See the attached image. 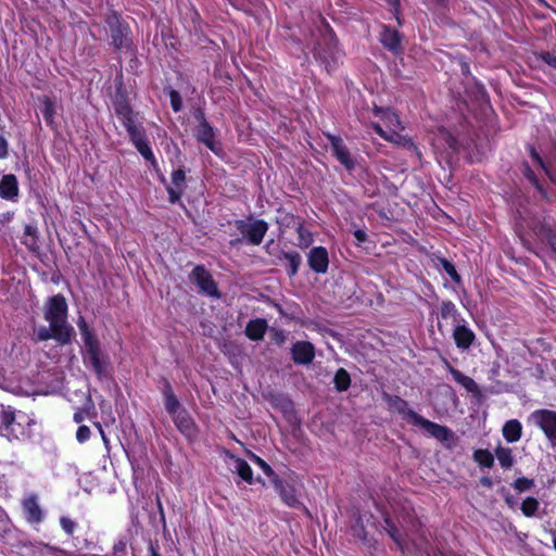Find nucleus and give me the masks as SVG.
Wrapping results in <instances>:
<instances>
[{
  "instance_id": "obj_1",
  "label": "nucleus",
  "mask_w": 556,
  "mask_h": 556,
  "mask_svg": "<svg viewBox=\"0 0 556 556\" xmlns=\"http://www.w3.org/2000/svg\"><path fill=\"white\" fill-rule=\"evenodd\" d=\"M67 304L62 294H56L49 299L46 309L45 318L49 321L52 328H58L55 340L60 344H67L72 340L74 329L66 323Z\"/></svg>"
},
{
  "instance_id": "obj_2",
  "label": "nucleus",
  "mask_w": 556,
  "mask_h": 556,
  "mask_svg": "<svg viewBox=\"0 0 556 556\" xmlns=\"http://www.w3.org/2000/svg\"><path fill=\"white\" fill-rule=\"evenodd\" d=\"M84 363L86 366H90L97 377L102 379L109 375L110 359L109 356L103 353L100 346V341H89L85 345L83 354Z\"/></svg>"
},
{
  "instance_id": "obj_3",
  "label": "nucleus",
  "mask_w": 556,
  "mask_h": 556,
  "mask_svg": "<svg viewBox=\"0 0 556 556\" xmlns=\"http://www.w3.org/2000/svg\"><path fill=\"white\" fill-rule=\"evenodd\" d=\"M413 425L422 428L429 435L444 444L447 448H453L457 443L455 433L447 427L432 422L417 413H412Z\"/></svg>"
},
{
  "instance_id": "obj_4",
  "label": "nucleus",
  "mask_w": 556,
  "mask_h": 556,
  "mask_svg": "<svg viewBox=\"0 0 556 556\" xmlns=\"http://www.w3.org/2000/svg\"><path fill=\"white\" fill-rule=\"evenodd\" d=\"M105 22L109 26L112 45L114 48L116 50L130 49L132 41L129 36L128 25L123 23L115 12L109 14Z\"/></svg>"
},
{
  "instance_id": "obj_5",
  "label": "nucleus",
  "mask_w": 556,
  "mask_h": 556,
  "mask_svg": "<svg viewBox=\"0 0 556 556\" xmlns=\"http://www.w3.org/2000/svg\"><path fill=\"white\" fill-rule=\"evenodd\" d=\"M236 228L251 244L258 245L268 230V224L263 219H253L251 216L248 220H236Z\"/></svg>"
},
{
  "instance_id": "obj_6",
  "label": "nucleus",
  "mask_w": 556,
  "mask_h": 556,
  "mask_svg": "<svg viewBox=\"0 0 556 556\" xmlns=\"http://www.w3.org/2000/svg\"><path fill=\"white\" fill-rule=\"evenodd\" d=\"M112 104L115 114L119 117L123 125L128 121L135 119V113L130 106L127 90L122 79L116 80V91L112 99Z\"/></svg>"
},
{
  "instance_id": "obj_7",
  "label": "nucleus",
  "mask_w": 556,
  "mask_h": 556,
  "mask_svg": "<svg viewBox=\"0 0 556 556\" xmlns=\"http://www.w3.org/2000/svg\"><path fill=\"white\" fill-rule=\"evenodd\" d=\"M190 280L199 287L200 292L212 298H220L216 282L211 273L203 265H197L192 269Z\"/></svg>"
},
{
  "instance_id": "obj_8",
  "label": "nucleus",
  "mask_w": 556,
  "mask_h": 556,
  "mask_svg": "<svg viewBox=\"0 0 556 556\" xmlns=\"http://www.w3.org/2000/svg\"><path fill=\"white\" fill-rule=\"evenodd\" d=\"M531 419L539 426L554 446H556V412L538 409L531 414Z\"/></svg>"
},
{
  "instance_id": "obj_9",
  "label": "nucleus",
  "mask_w": 556,
  "mask_h": 556,
  "mask_svg": "<svg viewBox=\"0 0 556 556\" xmlns=\"http://www.w3.org/2000/svg\"><path fill=\"white\" fill-rule=\"evenodd\" d=\"M330 142L333 155L349 170H353L356 166V160L352 157L348 147L344 144L340 136L326 134Z\"/></svg>"
},
{
  "instance_id": "obj_10",
  "label": "nucleus",
  "mask_w": 556,
  "mask_h": 556,
  "mask_svg": "<svg viewBox=\"0 0 556 556\" xmlns=\"http://www.w3.org/2000/svg\"><path fill=\"white\" fill-rule=\"evenodd\" d=\"M197 118L200 121L195 130L197 139L204 143L211 151L218 153L217 142L215 141V132L213 127L207 123L203 112H199Z\"/></svg>"
},
{
  "instance_id": "obj_11",
  "label": "nucleus",
  "mask_w": 556,
  "mask_h": 556,
  "mask_svg": "<svg viewBox=\"0 0 556 556\" xmlns=\"http://www.w3.org/2000/svg\"><path fill=\"white\" fill-rule=\"evenodd\" d=\"M292 361L298 365H308L315 357V348L308 341H298L291 348Z\"/></svg>"
},
{
  "instance_id": "obj_12",
  "label": "nucleus",
  "mask_w": 556,
  "mask_h": 556,
  "mask_svg": "<svg viewBox=\"0 0 556 556\" xmlns=\"http://www.w3.org/2000/svg\"><path fill=\"white\" fill-rule=\"evenodd\" d=\"M308 266L316 274H325L328 270L329 256L324 247L313 248L307 255Z\"/></svg>"
},
{
  "instance_id": "obj_13",
  "label": "nucleus",
  "mask_w": 556,
  "mask_h": 556,
  "mask_svg": "<svg viewBox=\"0 0 556 556\" xmlns=\"http://www.w3.org/2000/svg\"><path fill=\"white\" fill-rule=\"evenodd\" d=\"M273 484L276 491L279 493L283 503H286L288 506L293 508L302 506L301 502L298 500L295 495V490L293 485H291L285 480H281L279 477L274 479Z\"/></svg>"
},
{
  "instance_id": "obj_14",
  "label": "nucleus",
  "mask_w": 556,
  "mask_h": 556,
  "mask_svg": "<svg viewBox=\"0 0 556 556\" xmlns=\"http://www.w3.org/2000/svg\"><path fill=\"white\" fill-rule=\"evenodd\" d=\"M380 41L386 49L394 52L395 54H399L403 51L402 35L394 28L383 26V29L380 34Z\"/></svg>"
},
{
  "instance_id": "obj_15",
  "label": "nucleus",
  "mask_w": 556,
  "mask_h": 556,
  "mask_svg": "<svg viewBox=\"0 0 556 556\" xmlns=\"http://www.w3.org/2000/svg\"><path fill=\"white\" fill-rule=\"evenodd\" d=\"M383 399L388 403L389 407L396 410L399 414L403 415L413 424V415L412 413H416L412 408L408 407V403L397 395H391L389 393H383Z\"/></svg>"
},
{
  "instance_id": "obj_16",
  "label": "nucleus",
  "mask_w": 556,
  "mask_h": 556,
  "mask_svg": "<svg viewBox=\"0 0 556 556\" xmlns=\"http://www.w3.org/2000/svg\"><path fill=\"white\" fill-rule=\"evenodd\" d=\"M15 413L14 410L8 406L4 407L1 405L0 407V434L10 437L15 432Z\"/></svg>"
},
{
  "instance_id": "obj_17",
  "label": "nucleus",
  "mask_w": 556,
  "mask_h": 556,
  "mask_svg": "<svg viewBox=\"0 0 556 556\" xmlns=\"http://www.w3.org/2000/svg\"><path fill=\"white\" fill-rule=\"evenodd\" d=\"M18 195V184L15 175L7 174L0 180V197L12 200Z\"/></svg>"
},
{
  "instance_id": "obj_18",
  "label": "nucleus",
  "mask_w": 556,
  "mask_h": 556,
  "mask_svg": "<svg viewBox=\"0 0 556 556\" xmlns=\"http://www.w3.org/2000/svg\"><path fill=\"white\" fill-rule=\"evenodd\" d=\"M23 507L26 513V519L31 523H39L43 518V513L38 505L37 496L31 495L23 501Z\"/></svg>"
},
{
  "instance_id": "obj_19",
  "label": "nucleus",
  "mask_w": 556,
  "mask_h": 556,
  "mask_svg": "<svg viewBox=\"0 0 556 556\" xmlns=\"http://www.w3.org/2000/svg\"><path fill=\"white\" fill-rule=\"evenodd\" d=\"M278 260L286 263L287 273L290 278L298 274L299 267L302 264V257L300 253L295 251H281L278 255Z\"/></svg>"
},
{
  "instance_id": "obj_20",
  "label": "nucleus",
  "mask_w": 556,
  "mask_h": 556,
  "mask_svg": "<svg viewBox=\"0 0 556 556\" xmlns=\"http://www.w3.org/2000/svg\"><path fill=\"white\" fill-rule=\"evenodd\" d=\"M267 329V323L263 318L250 320L245 327V336L253 341L262 340Z\"/></svg>"
},
{
  "instance_id": "obj_21",
  "label": "nucleus",
  "mask_w": 556,
  "mask_h": 556,
  "mask_svg": "<svg viewBox=\"0 0 556 556\" xmlns=\"http://www.w3.org/2000/svg\"><path fill=\"white\" fill-rule=\"evenodd\" d=\"M453 337L457 348L463 350L468 349L475 340V333L463 325H458L454 329Z\"/></svg>"
},
{
  "instance_id": "obj_22",
  "label": "nucleus",
  "mask_w": 556,
  "mask_h": 556,
  "mask_svg": "<svg viewBox=\"0 0 556 556\" xmlns=\"http://www.w3.org/2000/svg\"><path fill=\"white\" fill-rule=\"evenodd\" d=\"M383 529L387 531L389 536L393 540V542L396 544V546L404 552L407 544L404 540L403 534L400 532L393 520L386 516L383 519Z\"/></svg>"
},
{
  "instance_id": "obj_23",
  "label": "nucleus",
  "mask_w": 556,
  "mask_h": 556,
  "mask_svg": "<svg viewBox=\"0 0 556 556\" xmlns=\"http://www.w3.org/2000/svg\"><path fill=\"white\" fill-rule=\"evenodd\" d=\"M503 437L509 443L517 442L521 438L522 426L517 419H510L503 427Z\"/></svg>"
},
{
  "instance_id": "obj_24",
  "label": "nucleus",
  "mask_w": 556,
  "mask_h": 556,
  "mask_svg": "<svg viewBox=\"0 0 556 556\" xmlns=\"http://www.w3.org/2000/svg\"><path fill=\"white\" fill-rule=\"evenodd\" d=\"M451 374L454 377V379L460 386H463L468 392L475 394L476 396L481 395L480 388L472 378L464 375L463 372H460L459 370H457L455 368H451Z\"/></svg>"
},
{
  "instance_id": "obj_25",
  "label": "nucleus",
  "mask_w": 556,
  "mask_h": 556,
  "mask_svg": "<svg viewBox=\"0 0 556 556\" xmlns=\"http://www.w3.org/2000/svg\"><path fill=\"white\" fill-rule=\"evenodd\" d=\"M163 394H164V400H165L164 401L165 409L167 410V413L169 415L173 416V415L177 414L180 409H184L181 407L180 402L174 394L172 386L168 382L165 383Z\"/></svg>"
},
{
  "instance_id": "obj_26",
  "label": "nucleus",
  "mask_w": 556,
  "mask_h": 556,
  "mask_svg": "<svg viewBox=\"0 0 556 556\" xmlns=\"http://www.w3.org/2000/svg\"><path fill=\"white\" fill-rule=\"evenodd\" d=\"M24 240L22 241L23 244L27 247V249L30 252L37 253L39 252V244H38V229L34 225H26L24 229Z\"/></svg>"
},
{
  "instance_id": "obj_27",
  "label": "nucleus",
  "mask_w": 556,
  "mask_h": 556,
  "mask_svg": "<svg viewBox=\"0 0 556 556\" xmlns=\"http://www.w3.org/2000/svg\"><path fill=\"white\" fill-rule=\"evenodd\" d=\"M173 420L176 427L186 434H190L193 429V422L189 417L186 409H180L177 414L173 415Z\"/></svg>"
},
{
  "instance_id": "obj_28",
  "label": "nucleus",
  "mask_w": 556,
  "mask_h": 556,
  "mask_svg": "<svg viewBox=\"0 0 556 556\" xmlns=\"http://www.w3.org/2000/svg\"><path fill=\"white\" fill-rule=\"evenodd\" d=\"M541 237L545 245L548 248L549 257L556 262V232L549 227L541 229Z\"/></svg>"
},
{
  "instance_id": "obj_29",
  "label": "nucleus",
  "mask_w": 556,
  "mask_h": 556,
  "mask_svg": "<svg viewBox=\"0 0 556 556\" xmlns=\"http://www.w3.org/2000/svg\"><path fill=\"white\" fill-rule=\"evenodd\" d=\"M235 471L238 476L247 481L248 483H253V473L250 465L242 458H235Z\"/></svg>"
},
{
  "instance_id": "obj_30",
  "label": "nucleus",
  "mask_w": 556,
  "mask_h": 556,
  "mask_svg": "<svg viewBox=\"0 0 556 556\" xmlns=\"http://www.w3.org/2000/svg\"><path fill=\"white\" fill-rule=\"evenodd\" d=\"M333 383L338 392L346 391L351 386L350 374L344 368H339L334 374Z\"/></svg>"
},
{
  "instance_id": "obj_31",
  "label": "nucleus",
  "mask_w": 556,
  "mask_h": 556,
  "mask_svg": "<svg viewBox=\"0 0 556 556\" xmlns=\"http://www.w3.org/2000/svg\"><path fill=\"white\" fill-rule=\"evenodd\" d=\"M124 126H125V128L128 132V136L134 144L138 143L147 138L144 129L142 127H138L135 124V119L128 121V123L124 124Z\"/></svg>"
},
{
  "instance_id": "obj_32",
  "label": "nucleus",
  "mask_w": 556,
  "mask_h": 556,
  "mask_svg": "<svg viewBox=\"0 0 556 556\" xmlns=\"http://www.w3.org/2000/svg\"><path fill=\"white\" fill-rule=\"evenodd\" d=\"M495 456L500 462L501 466L505 469H509L514 464L511 450L508 447L498 446L495 450Z\"/></svg>"
},
{
  "instance_id": "obj_33",
  "label": "nucleus",
  "mask_w": 556,
  "mask_h": 556,
  "mask_svg": "<svg viewBox=\"0 0 556 556\" xmlns=\"http://www.w3.org/2000/svg\"><path fill=\"white\" fill-rule=\"evenodd\" d=\"M473 459L482 467L490 468L494 464V456L488 450H477L473 453Z\"/></svg>"
},
{
  "instance_id": "obj_34",
  "label": "nucleus",
  "mask_w": 556,
  "mask_h": 556,
  "mask_svg": "<svg viewBox=\"0 0 556 556\" xmlns=\"http://www.w3.org/2000/svg\"><path fill=\"white\" fill-rule=\"evenodd\" d=\"M540 507V503L535 497L529 496L521 503V511L526 517H533Z\"/></svg>"
},
{
  "instance_id": "obj_35",
  "label": "nucleus",
  "mask_w": 556,
  "mask_h": 556,
  "mask_svg": "<svg viewBox=\"0 0 556 556\" xmlns=\"http://www.w3.org/2000/svg\"><path fill=\"white\" fill-rule=\"evenodd\" d=\"M522 174L523 176L538 189V191L546 197V192L543 189L542 185L539 182L534 172L531 169L528 163L522 164Z\"/></svg>"
},
{
  "instance_id": "obj_36",
  "label": "nucleus",
  "mask_w": 556,
  "mask_h": 556,
  "mask_svg": "<svg viewBox=\"0 0 556 556\" xmlns=\"http://www.w3.org/2000/svg\"><path fill=\"white\" fill-rule=\"evenodd\" d=\"M41 113H42L45 121L49 125H52L55 111H54L53 102L48 97H45L42 100Z\"/></svg>"
},
{
  "instance_id": "obj_37",
  "label": "nucleus",
  "mask_w": 556,
  "mask_h": 556,
  "mask_svg": "<svg viewBox=\"0 0 556 556\" xmlns=\"http://www.w3.org/2000/svg\"><path fill=\"white\" fill-rule=\"evenodd\" d=\"M249 456H250V459L252 462H254L256 465L260 466V468L264 471V473L270 478L271 482L274 481L275 478H277L278 476L275 473V471L271 469V467L265 462L263 460L261 457H258L257 455H255L254 453L252 452H249Z\"/></svg>"
},
{
  "instance_id": "obj_38",
  "label": "nucleus",
  "mask_w": 556,
  "mask_h": 556,
  "mask_svg": "<svg viewBox=\"0 0 556 556\" xmlns=\"http://www.w3.org/2000/svg\"><path fill=\"white\" fill-rule=\"evenodd\" d=\"M136 147V149L138 150V152L147 160L149 161L151 164H155L156 161H155V157L153 155V152L151 150V148L149 147V142L147 140V138L138 143H135L134 144Z\"/></svg>"
},
{
  "instance_id": "obj_39",
  "label": "nucleus",
  "mask_w": 556,
  "mask_h": 556,
  "mask_svg": "<svg viewBox=\"0 0 556 556\" xmlns=\"http://www.w3.org/2000/svg\"><path fill=\"white\" fill-rule=\"evenodd\" d=\"M440 262V265L441 267L444 269V271L451 277V279L455 282V283H460L462 281V278H460V275L457 273L454 264H452L450 261H447L446 258H440L439 260Z\"/></svg>"
},
{
  "instance_id": "obj_40",
  "label": "nucleus",
  "mask_w": 556,
  "mask_h": 556,
  "mask_svg": "<svg viewBox=\"0 0 556 556\" xmlns=\"http://www.w3.org/2000/svg\"><path fill=\"white\" fill-rule=\"evenodd\" d=\"M440 313L441 317L444 319L452 317L454 320H456L457 309L455 304L451 301L442 302Z\"/></svg>"
},
{
  "instance_id": "obj_41",
  "label": "nucleus",
  "mask_w": 556,
  "mask_h": 556,
  "mask_svg": "<svg viewBox=\"0 0 556 556\" xmlns=\"http://www.w3.org/2000/svg\"><path fill=\"white\" fill-rule=\"evenodd\" d=\"M78 328L81 332L85 345L89 341H98V338L89 330V327L83 317H80L78 320Z\"/></svg>"
},
{
  "instance_id": "obj_42",
  "label": "nucleus",
  "mask_w": 556,
  "mask_h": 556,
  "mask_svg": "<svg viewBox=\"0 0 556 556\" xmlns=\"http://www.w3.org/2000/svg\"><path fill=\"white\" fill-rule=\"evenodd\" d=\"M56 332H58V328H52V326H50L49 328L40 327L37 330L36 334H37L38 341H47L50 339L55 340Z\"/></svg>"
},
{
  "instance_id": "obj_43",
  "label": "nucleus",
  "mask_w": 556,
  "mask_h": 556,
  "mask_svg": "<svg viewBox=\"0 0 556 556\" xmlns=\"http://www.w3.org/2000/svg\"><path fill=\"white\" fill-rule=\"evenodd\" d=\"M513 486L518 492H525V491H528V490H530L531 488L534 486V481H533V479H529V478L522 477V478L516 479L513 482Z\"/></svg>"
},
{
  "instance_id": "obj_44",
  "label": "nucleus",
  "mask_w": 556,
  "mask_h": 556,
  "mask_svg": "<svg viewBox=\"0 0 556 556\" xmlns=\"http://www.w3.org/2000/svg\"><path fill=\"white\" fill-rule=\"evenodd\" d=\"M529 152L533 161L538 164V166H540L545 172V174L552 179V175L547 166L545 165V162L543 161V159L541 157V155L533 146H529Z\"/></svg>"
},
{
  "instance_id": "obj_45",
  "label": "nucleus",
  "mask_w": 556,
  "mask_h": 556,
  "mask_svg": "<svg viewBox=\"0 0 556 556\" xmlns=\"http://www.w3.org/2000/svg\"><path fill=\"white\" fill-rule=\"evenodd\" d=\"M170 105L175 112H179L182 108V100L180 93L177 90H169Z\"/></svg>"
},
{
  "instance_id": "obj_46",
  "label": "nucleus",
  "mask_w": 556,
  "mask_h": 556,
  "mask_svg": "<svg viewBox=\"0 0 556 556\" xmlns=\"http://www.w3.org/2000/svg\"><path fill=\"white\" fill-rule=\"evenodd\" d=\"M296 231L299 233L301 242H303V244L307 247L312 241L311 233L304 229L301 223L298 225Z\"/></svg>"
},
{
  "instance_id": "obj_47",
  "label": "nucleus",
  "mask_w": 556,
  "mask_h": 556,
  "mask_svg": "<svg viewBox=\"0 0 556 556\" xmlns=\"http://www.w3.org/2000/svg\"><path fill=\"white\" fill-rule=\"evenodd\" d=\"M185 170L181 168H178L173 172L172 174V181L175 185V187L179 188L181 184L185 181Z\"/></svg>"
},
{
  "instance_id": "obj_48",
  "label": "nucleus",
  "mask_w": 556,
  "mask_h": 556,
  "mask_svg": "<svg viewBox=\"0 0 556 556\" xmlns=\"http://www.w3.org/2000/svg\"><path fill=\"white\" fill-rule=\"evenodd\" d=\"M90 438V429L87 426H79L76 432V439L83 443Z\"/></svg>"
},
{
  "instance_id": "obj_49",
  "label": "nucleus",
  "mask_w": 556,
  "mask_h": 556,
  "mask_svg": "<svg viewBox=\"0 0 556 556\" xmlns=\"http://www.w3.org/2000/svg\"><path fill=\"white\" fill-rule=\"evenodd\" d=\"M127 542L125 540H119L113 546V555L114 556H124L126 553Z\"/></svg>"
},
{
  "instance_id": "obj_50",
  "label": "nucleus",
  "mask_w": 556,
  "mask_h": 556,
  "mask_svg": "<svg viewBox=\"0 0 556 556\" xmlns=\"http://www.w3.org/2000/svg\"><path fill=\"white\" fill-rule=\"evenodd\" d=\"M61 526L63 528V530L67 533V534H73L74 532V528H75V523L74 521H72L70 518L67 517H62L61 520Z\"/></svg>"
},
{
  "instance_id": "obj_51",
  "label": "nucleus",
  "mask_w": 556,
  "mask_h": 556,
  "mask_svg": "<svg viewBox=\"0 0 556 556\" xmlns=\"http://www.w3.org/2000/svg\"><path fill=\"white\" fill-rule=\"evenodd\" d=\"M541 59L551 67L556 68V55L551 52L541 53Z\"/></svg>"
},
{
  "instance_id": "obj_52",
  "label": "nucleus",
  "mask_w": 556,
  "mask_h": 556,
  "mask_svg": "<svg viewBox=\"0 0 556 556\" xmlns=\"http://www.w3.org/2000/svg\"><path fill=\"white\" fill-rule=\"evenodd\" d=\"M167 192H168V199H169L170 203H176L181 198V191L176 190L173 187H168Z\"/></svg>"
},
{
  "instance_id": "obj_53",
  "label": "nucleus",
  "mask_w": 556,
  "mask_h": 556,
  "mask_svg": "<svg viewBox=\"0 0 556 556\" xmlns=\"http://www.w3.org/2000/svg\"><path fill=\"white\" fill-rule=\"evenodd\" d=\"M383 118L388 119L391 125H399L400 124L397 115L394 112L390 111V110H387L384 112Z\"/></svg>"
},
{
  "instance_id": "obj_54",
  "label": "nucleus",
  "mask_w": 556,
  "mask_h": 556,
  "mask_svg": "<svg viewBox=\"0 0 556 556\" xmlns=\"http://www.w3.org/2000/svg\"><path fill=\"white\" fill-rule=\"evenodd\" d=\"M8 155V141L0 135V159H4Z\"/></svg>"
},
{
  "instance_id": "obj_55",
  "label": "nucleus",
  "mask_w": 556,
  "mask_h": 556,
  "mask_svg": "<svg viewBox=\"0 0 556 556\" xmlns=\"http://www.w3.org/2000/svg\"><path fill=\"white\" fill-rule=\"evenodd\" d=\"M403 146L406 147L408 150L413 151L420 159L418 148L410 139H404Z\"/></svg>"
},
{
  "instance_id": "obj_56",
  "label": "nucleus",
  "mask_w": 556,
  "mask_h": 556,
  "mask_svg": "<svg viewBox=\"0 0 556 556\" xmlns=\"http://www.w3.org/2000/svg\"><path fill=\"white\" fill-rule=\"evenodd\" d=\"M501 492H502L503 494H505V502H506V504H507L510 508H513V507L515 506V504H516L515 498L513 497V495H510V494L507 492L506 488H504V486L502 488Z\"/></svg>"
},
{
  "instance_id": "obj_57",
  "label": "nucleus",
  "mask_w": 556,
  "mask_h": 556,
  "mask_svg": "<svg viewBox=\"0 0 556 556\" xmlns=\"http://www.w3.org/2000/svg\"><path fill=\"white\" fill-rule=\"evenodd\" d=\"M354 237L358 241V243H363L367 240V235L364 230L357 229L354 231Z\"/></svg>"
},
{
  "instance_id": "obj_58",
  "label": "nucleus",
  "mask_w": 556,
  "mask_h": 556,
  "mask_svg": "<svg viewBox=\"0 0 556 556\" xmlns=\"http://www.w3.org/2000/svg\"><path fill=\"white\" fill-rule=\"evenodd\" d=\"M374 129L377 134H379L381 137L388 139L386 131L382 129V127L379 124H374Z\"/></svg>"
},
{
  "instance_id": "obj_59",
  "label": "nucleus",
  "mask_w": 556,
  "mask_h": 556,
  "mask_svg": "<svg viewBox=\"0 0 556 556\" xmlns=\"http://www.w3.org/2000/svg\"><path fill=\"white\" fill-rule=\"evenodd\" d=\"M480 483L483 485V486H486V488H491L493 485V482L492 480L489 478V477H482L480 479Z\"/></svg>"
},
{
  "instance_id": "obj_60",
  "label": "nucleus",
  "mask_w": 556,
  "mask_h": 556,
  "mask_svg": "<svg viewBox=\"0 0 556 556\" xmlns=\"http://www.w3.org/2000/svg\"><path fill=\"white\" fill-rule=\"evenodd\" d=\"M85 416L83 412H77L74 414V421L80 424L84 420Z\"/></svg>"
},
{
  "instance_id": "obj_61",
  "label": "nucleus",
  "mask_w": 556,
  "mask_h": 556,
  "mask_svg": "<svg viewBox=\"0 0 556 556\" xmlns=\"http://www.w3.org/2000/svg\"><path fill=\"white\" fill-rule=\"evenodd\" d=\"M149 549H150V556H161L159 554V552L156 551V548L154 547L153 543H150Z\"/></svg>"
},
{
  "instance_id": "obj_62",
  "label": "nucleus",
  "mask_w": 556,
  "mask_h": 556,
  "mask_svg": "<svg viewBox=\"0 0 556 556\" xmlns=\"http://www.w3.org/2000/svg\"><path fill=\"white\" fill-rule=\"evenodd\" d=\"M356 535L358 538H361L362 540H366V533H365V529L363 526L359 528V531L356 532Z\"/></svg>"
},
{
  "instance_id": "obj_63",
  "label": "nucleus",
  "mask_w": 556,
  "mask_h": 556,
  "mask_svg": "<svg viewBox=\"0 0 556 556\" xmlns=\"http://www.w3.org/2000/svg\"><path fill=\"white\" fill-rule=\"evenodd\" d=\"M97 426H98V428H99V430H100V433H101V437H102V439H103V442H104L105 444H108V443H109V441H108V439H106V437H105V434H104V431H103V429H102L101 425H100V424H97Z\"/></svg>"
},
{
  "instance_id": "obj_64",
  "label": "nucleus",
  "mask_w": 556,
  "mask_h": 556,
  "mask_svg": "<svg viewBox=\"0 0 556 556\" xmlns=\"http://www.w3.org/2000/svg\"><path fill=\"white\" fill-rule=\"evenodd\" d=\"M447 143L452 149H455L456 140L454 138L450 137Z\"/></svg>"
}]
</instances>
